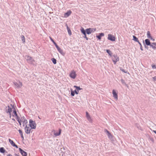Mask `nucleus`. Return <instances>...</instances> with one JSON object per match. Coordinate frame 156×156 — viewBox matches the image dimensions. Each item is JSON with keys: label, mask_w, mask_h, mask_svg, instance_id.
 Instances as JSON below:
<instances>
[{"label": "nucleus", "mask_w": 156, "mask_h": 156, "mask_svg": "<svg viewBox=\"0 0 156 156\" xmlns=\"http://www.w3.org/2000/svg\"><path fill=\"white\" fill-rule=\"evenodd\" d=\"M30 127L32 129H34L36 127V124L35 121H33L32 119H30L29 120Z\"/></svg>", "instance_id": "obj_1"}, {"label": "nucleus", "mask_w": 156, "mask_h": 156, "mask_svg": "<svg viewBox=\"0 0 156 156\" xmlns=\"http://www.w3.org/2000/svg\"><path fill=\"white\" fill-rule=\"evenodd\" d=\"M112 61L114 64H115L116 62L119 60V57L116 55H112Z\"/></svg>", "instance_id": "obj_2"}, {"label": "nucleus", "mask_w": 156, "mask_h": 156, "mask_svg": "<svg viewBox=\"0 0 156 156\" xmlns=\"http://www.w3.org/2000/svg\"><path fill=\"white\" fill-rule=\"evenodd\" d=\"M96 28H89L86 29V33L88 34H91L92 32L96 31Z\"/></svg>", "instance_id": "obj_3"}, {"label": "nucleus", "mask_w": 156, "mask_h": 156, "mask_svg": "<svg viewBox=\"0 0 156 156\" xmlns=\"http://www.w3.org/2000/svg\"><path fill=\"white\" fill-rule=\"evenodd\" d=\"M32 129L30 126H28L27 125H26L24 129L26 133L27 134H30Z\"/></svg>", "instance_id": "obj_4"}, {"label": "nucleus", "mask_w": 156, "mask_h": 156, "mask_svg": "<svg viewBox=\"0 0 156 156\" xmlns=\"http://www.w3.org/2000/svg\"><path fill=\"white\" fill-rule=\"evenodd\" d=\"M108 39L112 41H115V38L113 35L111 34H108Z\"/></svg>", "instance_id": "obj_5"}, {"label": "nucleus", "mask_w": 156, "mask_h": 156, "mask_svg": "<svg viewBox=\"0 0 156 156\" xmlns=\"http://www.w3.org/2000/svg\"><path fill=\"white\" fill-rule=\"evenodd\" d=\"M12 109L11 107H10L9 106H8V107H6V110L7 113H9L10 115V118L11 117V112H12Z\"/></svg>", "instance_id": "obj_6"}, {"label": "nucleus", "mask_w": 156, "mask_h": 156, "mask_svg": "<svg viewBox=\"0 0 156 156\" xmlns=\"http://www.w3.org/2000/svg\"><path fill=\"white\" fill-rule=\"evenodd\" d=\"M69 76L71 78L74 79L76 76V72L74 70H73L70 73Z\"/></svg>", "instance_id": "obj_7"}, {"label": "nucleus", "mask_w": 156, "mask_h": 156, "mask_svg": "<svg viewBox=\"0 0 156 156\" xmlns=\"http://www.w3.org/2000/svg\"><path fill=\"white\" fill-rule=\"evenodd\" d=\"M14 84L18 88L22 86V83L19 81L16 82H14Z\"/></svg>", "instance_id": "obj_8"}, {"label": "nucleus", "mask_w": 156, "mask_h": 156, "mask_svg": "<svg viewBox=\"0 0 156 156\" xmlns=\"http://www.w3.org/2000/svg\"><path fill=\"white\" fill-rule=\"evenodd\" d=\"M19 150L21 153V154L23 156H27V153L26 152L24 151L21 148H19Z\"/></svg>", "instance_id": "obj_9"}, {"label": "nucleus", "mask_w": 156, "mask_h": 156, "mask_svg": "<svg viewBox=\"0 0 156 156\" xmlns=\"http://www.w3.org/2000/svg\"><path fill=\"white\" fill-rule=\"evenodd\" d=\"M27 60L29 63H32L34 61V59L32 58V57L28 56H27Z\"/></svg>", "instance_id": "obj_10"}, {"label": "nucleus", "mask_w": 156, "mask_h": 156, "mask_svg": "<svg viewBox=\"0 0 156 156\" xmlns=\"http://www.w3.org/2000/svg\"><path fill=\"white\" fill-rule=\"evenodd\" d=\"M112 94L113 95V97L114 98L117 100L118 99L117 93H116L115 90H112Z\"/></svg>", "instance_id": "obj_11"}, {"label": "nucleus", "mask_w": 156, "mask_h": 156, "mask_svg": "<svg viewBox=\"0 0 156 156\" xmlns=\"http://www.w3.org/2000/svg\"><path fill=\"white\" fill-rule=\"evenodd\" d=\"M86 116L88 120L90 122H92V119L88 112H86Z\"/></svg>", "instance_id": "obj_12"}, {"label": "nucleus", "mask_w": 156, "mask_h": 156, "mask_svg": "<svg viewBox=\"0 0 156 156\" xmlns=\"http://www.w3.org/2000/svg\"><path fill=\"white\" fill-rule=\"evenodd\" d=\"M9 143H10V144H11L12 146L16 147V148H18V147L15 144V143L13 142V141L12 140L10 139H9Z\"/></svg>", "instance_id": "obj_13"}, {"label": "nucleus", "mask_w": 156, "mask_h": 156, "mask_svg": "<svg viewBox=\"0 0 156 156\" xmlns=\"http://www.w3.org/2000/svg\"><path fill=\"white\" fill-rule=\"evenodd\" d=\"M59 51V52L62 54V55L64 56L65 55V53L59 47L58 48H57Z\"/></svg>", "instance_id": "obj_14"}, {"label": "nucleus", "mask_w": 156, "mask_h": 156, "mask_svg": "<svg viewBox=\"0 0 156 156\" xmlns=\"http://www.w3.org/2000/svg\"><path fill=\"white\" fill-rule=\"evenodd\" d=\"M72 12L70 10H69L64 14V17H68L71 13Z\"/></svg>", "instance_id": "obj_15"}, {"label": "nucleus", "mask_w": 156, "mask_h": 156, "mask_svg": "<svg viewBox=\"0 0 156 156\" xmlns=\"http://www.w3.org/2000/svg\"><path fill=\"white\" fill-rule=\"evenodd\" d=\"M104 36V33H100L99 34V35L96 36V37L99 39L101 40V37Z\"/></svg>", "instance_id": "obj_16"}, {"label": "nucleus", "mask_w": 156, "mask_h": 156, "mask_svg": "<svg viewBox=\"0 0 156 156\" xmlns=\"http://www.w3.org/2000/svg\"><path fill=\"white\" fill-rule=\"evenodd\" d=\"M135 126L138 129H140L141 130H143L142 129L140 124L136 123L135 124Z\"/></svg>", "instance_id": "obj_17"}, {"label": "nucleus", "mask_w": 156, "mask_h": 156, "mask_svg": "<svg viewBox=\"0 0 156 156\" xmlns=\"http://www.w3.org/2000/svg\"><path fill=\"white\" fill-rule=\"evenodd\" d=\"M145 44L147 45H149L151 46V44L150 40L148 39H146L145 40Z\"/></svg>", "instance_id": "obj_18"}, {"label": "nucleus", "mask_w": 156, "mask_h": 156, "mask_svg": "<svg viewBox=\"0 0 156 156\" xmlns=\"http://www.w3.org/2000/svg\"><path fill=\"white\" fill-rule=\"evenodd\" d=\"M11 107L12 108V109H13V113H14V115H15L16 116H17V115H18L17 114L14 106L12 105H11Z\"/></svg>", "instance_id": "obj_19"}, {"label": "nucleus", "mask_w": 156, "mask_h": 156, "mask_svg": "<svg viewBox=\"0 0 156 156\" xmlns=\"http://www.w3.org/2000/svg\"><path fill=\"white\" fill-rule=\"evenodd\" d=\"M151 47L153 49L156 50V43H152L151 45Z\"/></svg>", "instance_id": "obj_20"}, {"label": "nucleus", "mask_w": 156, "mask_h": 156, "mask_svg": "<svg viewBox=\"0 0 156 156\" xmlns=\"http://www.w3.org/2000/svg\"><path fill=\"white\" fill-rule=\"evenodd\" d=\"M133 40L134 41L137 42L138 43L139 42H140L139 41L138 39L135 36L133 35Z\"/></svg>", "instance_id": "obj_21"}, {"label": "nucleus", "mask_w": 156, "mask_h": 156, "mask_svg": "<svg viewBox=\"0 0 156 156\" xmlns=\"http://www.w3.org/2000/svg\"><path fill=\"white\" fill-rule=\"evenodd\" d=\"M5 151V150L4 147H2L0 148V152L1 153H4Z\"/></svg>", "instance_id": "obj_22"}, {"label": "nucleus", "mask_w": 156, "mask_h": 156, "mask_svg": "<svg viewBox=\"0 0 156 156\" xmlns=\"http://www.w3.org/2000/svg\"><path fill=\"white\" fill-rule=\"evenodd\" d=\"M61 132V129H59V132L55 133H54V135H55V136H58L60 134Z\"/></svg>", "instance_id": "obj_23"}, {"label": "nucleus", "mask_w": 156, "mask_h": 156, "mask_svg": "<svg viewBox=\"0 0 156 156\" xmlns=\"http://www.w3.org/2000/svg\"><path fill=\"white\" fill-rule=\"evenodd\" d=\"M80 30L82 33L83 34H85L86 33V30H85L84 29L83 27H81L80 29Z\"/></svg>", "instance_id": "obj_24"}, {"label": "nucleus", "mask_w": 156, "mask_h": 156, "mask_svg": "<svg viewBox=\"0 0 156 156\" xmlns=\"http://www.w3.org/2000/svg\"><path fill=\"white\" fill-rule=\"evenodd\" d=\"M74 87L75 88L76 90L78 91L82 89V88H80V87H78L76 86H74Z\"/></svg>", "instance_id": "obj_25"}, {"label": "nucleus", "mask_w": 156, "mask_h": 156, "mask_svg": "<svg viewBox=\"0 0 156 156\" xmlns=\"http://www.w3.org/2000/svg\"><path fill=\"white\" fill-rule=\"evenodd\" d=\"M107 135L109 139H111L113 138V136L110 133H109Z\"/></svg>", "instance_id": "obj_26"}, {"label": "nucleus", "mask_w": 156, "mask_h": 156, "mask_svg": "<svg viewBox=\"0 0 156 156\" xmlns=\"http://www.w3.org/2000/svg\"><path fill=\"white\" fill-rule=\"evenodd\" d=\"M106 52L111 56H112V53L111 51L109 50H107Z\"/></svg>", "instance_id": "obj_27"}, {"label": "nucleus", "mask_w": 156, "mask_h": 156, "mask_svg": "<svg viewBox=\"0 0 156 156\" xmlns=\"http://www.w3.org/2000/svg\"><path fill=\"white\" fill-rule=\"evenodd\" d=\"M21 37L22 41H23V43H24L25 42L24 36L23 35H22L21 36Z\"/></svg>", "instance_id": "obj_28"}, {"label": "nucleus", "mask_w": 156, "mask_h": 156, "mask_svg": "<svg viewBox=\"0 0 156 156\" xmlns=\"http://www.w3.org/2000/svg\"><path fill=\"white\" fill-rule=\"evenodd\" d=\"M51 60L54 64H55L56 63V60L55 58H52Z\"/></svg>", "instance_id": "obj_29"}, {"label": "nucleus", "mask_w": 156, "mask_h": 156, "mask_svg": "<svg viewBox=\"0 0 156 156\" xmlns=\"http://www.w3.org/2000/svg\"><path fill=\"white\" fill-rule=\"evenodd\" d=\"M147 37L148 38H149L151 37V34H150V31H148L147 32Z\"/></svg>", "instance_id": "obj_30"}, {"label": "nucleus", "mask_w": 156, "mask_h": 156, "mask_svg": "<svg viewBox=\"0 0 156 156\" xmlns=\"http://www.w3.org/2000/svg\"><path fill=\"white\" fill-rule=\"evenodd\" d=\"M120 69L121 71H122V72H123L125 73H127V71H126L125 70L122 69V68H121V67L120 68Z\"/></svg>", "instance_id": "obj_31"}, {"label": "nucleus", "mask_w": 156, "mask_h": 156, "mask_svg": "<svg viewBox=\"0 0 156 156\" xmlns=\"http://www.w3.org/2000/svg\"><path fill=\"white\" fill-rule=\"evenodd\" d=\"M121 81L122 84H124L125 85H127V84H126V83L125 82V81L123 80L122 79L121 80Z\"/></svg>", "instance_id": "obj_32"}, {"label": "nucleus", "mask_w": 156, "mask_h": 156, "mask_svg": "<svg viewBox=\"0 0 156 156\" xmlns=\"http://www.w3.org/2000/svg\"><path fill=\"white\" fill-rule=\"evenodd\" d=\"M71 95L73 96H74V95H75L74 91H73L72 89H71Z\"/></svg>", "instance_id": "obj_33"}, {"label": "nucleus", "mask_w": 156, "mask_h": 156, "mask_svg": "<svg viewBox=\"0 0 156 156\" xmlns=\"http://www.w3.org/2000/svg\"><path fill=\"white\" fill-rule=\"evenodd\" d=\"M138 44H139V45H140V49L141 50V51H143V50L142 46L141 43L140 42H139Z\"/></svg>", "instance_id": "obj_34"}, {"label": "nucleus", "mask_w": 156, "mask_h": 156, "mask_svg": "<svg viewBox=\"0 0 156 156\" xmlns=\"http://www.w3.org/2000/svg\"><path fill=\"white\" fill-rule=\"evenodd\" d=\"M27 123V121L26 119H24V120L23 121V126H24V124H26Z\"/></svg>", "instance_id": "obj_35"}, {"label": "nucleus", "mask_w": 156, "mask_h": 156, "mask_svg": "<svg viewBox=\"0 0 156 156\" xmlns=\"http://www.w3.org/2000/svg\"><path fill=\"white\" fill-rule=\"evenodd\" d=\"M104 132L106 133L107 135H108L110 133L109 131L106 129H104Z\"/></svg>", "instance_id": "obj_36"}, {"label": "nucleus", "mask_w": 156, "mask_h": 156, "mask_svg": "<svg viewBox=\"0 0 156 156\" xmlns=\"http://www.w3.org/2000/svg\"><path fill=\"white\" fill-rule=\"evenodd\" d=\"M68 33L70 35H71L72 34V33H71V30L70 29L69 30H68Z\"/></svg>", "instance_id": "obj_37"}, {"label": "nucleus", "mask_w": 156, "mask_h": 156, "mask_svg": "<svg viewBox=\"0 0 156 156\" xmlns=\"http://www.w3.org/2000/svg\"><path fill=\"white\" fill-rule=\"evenodd\" d=\"M54 45H55L56 48H58L59 47L57 45L56 43L55 42L53 43Z\"/></svg>", "instance_id": "obj_38"}, {"label": "nucleus", "mask_w": 156, "mask_h": 156, "mask_svg": "<svg viewBox=\"0 0 156 156\" xmlns=\"http://www.w3.org/2000/svg\"><path fill=\"white\" fill-rule=\"evenodd\" d=\"M74 91L75 93L76 94H78L79 93V91H78L77 90H75Z\"/></svg>", "instance_id": "obj_39"}, {"label": "nucleus", "mask_w": 156, "mask_h": 156, "mask_svg": "<svg viewBox=\"0 0 156 156\" xmlns=\"http://www.w3.org/2000/svg\"><path fill=\"white\" fill-rule=\"evenodd\" d=\"M17 121H18L20 125L21 126V120H20V119H18V120H17Z\"/></svg>", "instance_id": "obj_40"}, {"label": "nucleus", "mask_w": 156, "mask_h": 156, "mask_svg": "<svg viewBox=\"0 0 156 156\" xmlns=\"http://www.w3.org/2000/svg\"><path fill=\"white\" fill-rule=\"evenodd\" d=\"M152 66L153 69H156V66L155 65H152Z\"/></svg>", "instance_id": "obj_41"}, {"label": "nucleus", "mask_w": 156, "mask_h": 156, "mask_svg": "<svg viewBox=\"0 0 156 156\" xmlns=\"http://www.w3.org/2000/svg\"><path fill=\"white\" fill-rule=\"evenodd\" d=\"M18 131L19 132V133L20 134V135L23 134L21 130L19 129Z\"/></svg>", "instance_id": "obj_42"}, {"label": "nucleus", "mask_w": 156, "mask_h": 156, "mask_svg": "<svg viewBox=\"0 0 156 156\" xmlns=\"http://www.w3.org/2000/svg\"><path fill=\"white\" fill-rule=\"evenodd\" d=\"M152 78L154 81H156V76L153 77Z\"/></svg>", "instance_id": "obj_43"}, {"label": "nucleus", "mask_w": 156, "mask_h": 156, "mask_svg": "<svg viewBox=\"0 0 156 156\" xmlns=\"http://www.w3.org/2000/svg\"><path fill=\"white\" fill-rule=\"evenodd\" d=\"M50 38L51 40L53 42V43L55 42L54 40L51 37H50Z\"/></svg>", "instance_id": "obj_44"}, {"label": "nucleus", "mask_w": 156, "mask_h": 156, "mask_svg": "<svg viewBox=\"0 0 156 156\" xmlns=\"http://www.w3.org/2000/svg\"><path fill=\"white\" fill-rule=\"evenodd\" d=\"M21 136L23 139H24V137L23 134L21 135Z\"/></svg>", "instance_id": "obj_45"}, {"label": "nucleus", "mask_w": 156, "mask_h": 156, "mask_svg": "<svg viewBox=\"0 0 156 156\" xmlns=\"http://www.w3.org/2000/svg\"><path fill=\"white\" fill-rule=\"evenodd\" d=\"M149 38L151 40H152L153 41H154V39H153L152 37H151Z\"/></svg>", "instance_id": "obj_46"}, {"label": "nucleus", "mask_w": 156, "mask_h": 156, "mask_svg": "<svg viewBox=\"0 0 156 156\" xmlns=\"http://www.w3.org/2000/svg\"><path fill=\"white\" fill-rule=\"evenodd\" d=\"M66 27H67V30H70V29L68 27V26L66 25Z\"/></svg>", "instance_id": "obj_47"}, {"label": "nucleus", "mask_w": 156, "mask_h": 156, "mask_svg": "<svg viewBox=\"0 0 156 156\" xmlns=\"http://www.w3.org/2000/svg\"><path fill=\"white\" fill-rule=\"evenodd\" d=\"M83 35H84V36L83 37H86L87 36H86V33H85V34H84Z\"/></svg>", "instance_id": "obj_48"}, {"label": "nucleus", "mask_w": 156, "mask_h": 156, "mask_svg": "<svg viewBox=\"0 0 156 156\" xmlns=\"http://www.w3.org/2000/svg\"><path fill=\"white\" fill-rule=\"evenodd\" d=\"M16 119L17 120H18V119H19V117H18V116L17 115V116H16Z\"/></svg>", "instance_id": "obj_49"}, {"label": "nucleus", "mask_w": 156, "mask_h": 156, "mask_svg": "<svg viewBox=\"0 0 156 156\" xmlns=\"http://www.w3.org/2000/svg\"><path fill=\"white\" fill-rule=\"evenodd\" d=\"M84 38H86V39L87 40H88V38L87 37H85Z\"/></svg>", "instance_id": "obj_50"}, {"label": "nucleus", "mask_w": 156, "mask_h": 156, "mask_svg": "<svg viewBox=\"0 0 156 156\" xmlns=\"http://www.w3.org/2000/svg\"><path fill=\"white\" fill-rule=\"evenodd\" d=\"M153 132L155 134H156V130H154Z\"/></svg>", "instance_id": "obj_51"}, {"label": "nucleus", "mask_w": 156, "mask_h": 156, "mask_svg": "<svg viewBox=\"0 0 156 156\" xmlns=\"http://www.w3.org/2000/svg\"><path fill=\"white\" fill-rule=\"evenodd\" d=\"M12 119V120H13V121H15V119H13V118Z\"/></svg>", "instance_id": "obj_52"}, {"label": "nucleus", "mask_w": 156, "mask_h": 156, "mask_svg": "<svg viewBox=\"0 0 156 156\" xmlns=\"http://www.w3.org/2000/svg\"><path fill=\"white\" fill-rule=\"evenodd\" d=\"M7 156H12V155L11 154H8Z\"/></svg>", "instance_id": "obj_53"}, {"label": "nucleus", "mask_w": 156, "mask_h": 156, "mask_svg": "<svg viewBox=\"0 0 156 156\" xmlns=\"http://www.w3.org/2000/svg\"><path fill=\"white\" fill-rule=\"evenodd\" d=\"M24 117H23V119H24Z\"/></svg>", "instance_id": "obj_54"}]
</instances>
